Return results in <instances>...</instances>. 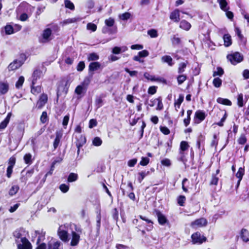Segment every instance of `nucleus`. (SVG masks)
I'll return each mask as SVG.
<instances>
[{"instance_id": "obj_1", "label": "nucleus", "mask_w": 249, "mask_h": 249, "mask_svg": "<svg viewBox=\"0 0 249 249\" xmlns=\"http://www.w3.org/2000/svg\"><path fill=\"white\" fill-rule=\"evenodd\" d=\"M227 59L233 65H236L241 62L243 59V56L238 52H235L232 54L228 55Z\"/></svg>"}, {"instance_id": "obj_2", "label": "nucleus", "mask_w": 249, "mask_h": 249, "mask_svg": "<svg viewBox=\"0 0 249 249\" xmlns=\"http://www.w3.org/2000/svg\"><path fill=\"white\" fill-rule=\"evenodd\" d=\"M191 238L192 242L194 244H201L207 240L206 237L204 236L201 237L200 233L198 231L193 233L191 235Z\"/></svg>"}, {"instance_id": "obj_3", "label": "nucleus", "mask_w": 249, "mask_h": 249, "mask_svg": "<svg viewBox=\"0 0 249 249\" xmlns=\"http://www.w3.org/2000/svg\"><path fill=\"white\" fill-rule=\"evenodd\" d=\"M57 235L59 239L64 243H67L69 241V233L65 230L59 227L57 231Z\"/></svg>"}, {"instance_id": "obj_4", "label": "nucleus", "mask_w": 249, "mask_h": 249, "mask_svg": "<svg viewBox=\"0 0 249 249\" xmlns=\"http://www.w3.org/2000/svg\"><path fill=\"white\" fill-rule=\"evenodd\" d=\"M206 116V114L204 111L201 110H197L195 114V123L196 124L200 123L205 119Z\"/></svg>"}, {"instance_id": "obj_5", "label": "nucleus", "mask_w": 249, "mask_h": 249, "mask_svg": "<svg viewBox=\"0 0 249 249\" xmlns=\"http://www.w3.org/2000/svg\"><path fill=\"white\" fill-rule=\"evenodd\" d=\"M21 242L22 244L18 245V249H32V245L26 237L22 238Z\"/></svg>"}, {"instance_id": "obj_6", "label": "nucleus", "mask_w": 249, "mask_h": 249, "mask_svg": "<svg viewBox=\"0 0 249 249\" xmlns=\"http://www.w3.org/2000/svg\"><path fill=\"white\" fill-rule=\"evenodd\" d=\"M142 221V224H138L140 227H144L147 231H151L153 228V223L149 219H140Z\"/></svg>"}, {"instance_id": "obj_7", "label": "nucleus", "mask_w": 249, "mask_h": 249, "mask_svg": "<svg viewBox=\"0 0 249 249\" xmlns=\"http://www.w3.org/2000/svg\"><path fill=\"white\" fill-rule=\"evenodd\" d=\"M9 89V85L6 81H0V95H4L7 93Z\"/></svg>"}, {"instance_id": "obj_8", "label": "nucleus", "mask_w": 249, "mask_h": 249, "mask_svg": "<svg viewBox=\"0 0 249 249\" xmlns=\"http://www.w3.org/2000/svg\"><path fill=\"white\" fill-rule=\"evenodd\" d=\"M24 61L22 60H16L11 63L8 66L9 71H14L19 68L23 64Z\"/></svg>"}, {"instance_id": "obj_9", "label": "nucleus", "mask_w": 249, "mask_h": 249, "mask_svg": "<svg viewBox=\"0 0 249 249\" xmlns=\"http://www.w3.org/2000/svg\"><path fill=\"white\" fill-rule=\"evenodd\" d=\"M48 100V96L47 94H42L38 101L37 102V107L38 108H41L47 103Z\"/></svg>"}, {"instance_id": "obj_10", "label": "nucleus", "mask_w": 249, "mask_h": 249, "mask_svg": "<svg viewBox=\"0 0 249 249\" xmlns=\"http://www.w3.org/2000/svg\"><path fill=\"white\" fill-rule=\"evenodd\" d=\"M42 76V72L41 71L38 70H35L32 75V84L35 85L38 79H39Z\"/></svg>"}, {"instance_id": "obj_11", "label": "nucleus", "mask_w": 249, "mask_h": 249, "mask_svg": "<svg viewBox=\"0 0 249 249\" xmlns=\"http://www.w3.org/2000/svg\"><path fill=\"white\" fill-rule=\"evenodd\" d=\"M24 232V231L22 228L18 229L13 232V234L14 237L16 239V243L19 242V241L18 240L19 239L21 240V238L24 237H22L23 233ZM20 241H21V240H20Z\"/></svg>"}, {"instance_id": "obj_12", "label": "nucleus", "mask_w": 249, "mask_h": 249, "mask_svg": "<svg viewBox=\"0 0 249 249\" xmlns=\"http://www.w3.org/2000/svg\"><path fill=\"white\" fill-rule=\"evenodd\" d=\"M241 239L244 242L247 243L249 241V231L246 229H242L240 232Z\"/></svg>"}, {"instance_id": "obj_13", "label": "nucleus", "mask_w": 249, "mask_h": 249, "mask_svg": "<svg viewBox=\"0 0 249 249\" xmlns=\"http://www.w3.org/2000/svg\"><path fill=\"white\" fill-rule=\"evenodd\" d=\"M101 67V64L98 62L90 63L89 66V74L93 73V71L98 70Z\"/></svg>"}, {"instance_id": "obj_14", "label": "nucleus", "mask_w": 249, "mask_h": 249, "mask_svg": "<svg viewBox=\"0 0 249 249\" xmlns=\"http://www.w3.org/2000/svg\"><path fill=\"white\" fill-rule=\"evenodd\" d=\"M72 238L71 242V246H75L78 245L80 240V235L75 231H72Z\"/></svg>"}, {"instance_id": "obj_15", "label": "nucleus", "mask_w": 249, "mask_h": 249, "mask_svg": "<svg viewBox=\"0 0 249 249\" xmlns=\"http://www.w3.org/2000/svg\"><path fill=\"white\" fill-rule=\"evenodd\" d=\"M207 224V219H196L192 223L193 226H196V227H201L205 226Z\"/></svg>"}, {"instance_id": "obj_16", "label": "nucleus", "mask_w": 249, "mask_h": 249, "mask_svg": "<svg viewBox=\"0 0 249 249\" xmlns=\"http://www.w3.org/2000/svg\"><path fill=\"white\" fill-rule=\"evenodd\" d=\"M12 116V113L9 112L6 118L0 124V131L4 129L9 123Z\"/></svg>"}, {"instance_id": "obj_17", "label": "nucleus", "mask_w": 249, "mask_h": 249, "mask_svg": "<svg viewBox=\"0 0 249 249\" xmlns=\"http://www.w3.org/2000/svg\"><path fill=\"white\" fill-rule=\"evenodd\" d=\"M51 34L52 31L50 28H47L44 30L42 34L43 42H47L50 40Z\"/></svg>"}, {"instance_id": "obj_18", "label": "nucleus", "mask_w": 249, "mask_h": 249, "mask_svg": "<svg viewBox=\"0 0 249 249\" xmlns=\"http://www.w3.org/2000/svg\"><path fill=\"white\" fill-rule=\"evenodd\" d=\"M61 245V242L59 241L53 242L50 241L48 243V249H59V247Z\"/></svg>"}, {"instance_id": "obj_19", "label": "nucleus", "mask_w": 249, "mask_h": 249, "mask_svg": "<svg viewBox=\"0 0 249 249\" xmlns=\"http://www.w3.org/2000/svg\"><path fill=\"white\" fill-rule=\"evenodd\" d=\"M81 18L79 17H75L73 18H70L64 20L63 22H61L62 25H65L67 24L75 23L78 21H79L81 20Z\"/></svg>"}, {"instance_id": "obj_20", "label": "nucleus", "mask_w": 249, "mask_h": 249, "mask_svg": "<svg viewBox=\"0 0 249 249\" xmlns=\"http://www.w3.org/2000/svg\"><path fill=\"white\" fill-rule=\"evenodd\" d=\"M86 139L84 137L80 136V138L76 142V146L78 148L77 154H79L80 147H82L86 143Z\"/></svg>"}, {"instance_id": "obj_21", "label": "nucleus", "mask_w": 249, "mask_h": 249, "mask_svg": "<svg viewBox=\"0 0 249 249\" xmlns=\"http://www.w3.org/2000/svg\"><path fill=\"white\" fill-rule=\"evenodd\" d=\"M144 77L148 80L152 81H162V79L159 77H155V76L151 75L148 72H145L144 73Z\"/></svg>"}, {"instance_id": "obj_22", "label": "nucleus", "mask_w": 249, "mask_h": 249, "mask_svg": "<svg viewBox=\"0 0 249 249\" xmlns=\"http://www.w3.org/2000/svg\"><path fill=\"white\" fill-rule=\"evenodd\" d=\"M161 59L162 62L167 63L170 66H172L174 65L173 59L169 55H164L161 57Z\"/></svg>"}, {"instance_id": "obj_23", "label": "nucleus", "mask_w": 249, "mask_h": 249, "mask_svg": "<svg viewBox=\"0 0 249 249\" xmlns=\"http://www.w3.org/2000/svg\"><path fill=\"white\" fill-rule=\"evenodd\" d=\"M223 40L224 42V45L226 47H229L231 45L232 41L231 36L229 34H225L223 36Z\"/></svg>"}, {"instance_id": "obj_24", "label": "nucleus", "mask_w": 249, "mask_h": 249, "mask_svg": "<svg viewBox=\"0 0 249 249\" xmlns=\"http://www.w3.org/2000/svg\"><path fill=\"white\" fill-rule=\"evenodd\" d=\"M170 18L171 19L174 20L175 21L178 22L179 20V11L176 10L171 13Z\"/></svg>"}, {"instance_id": "obj_25", "label": "nucleus", "mask_w": 249, "mask_h": 249, "mask_svg": "<svg viewBox=\"0 0 249 249\" xmlns=\"http://www.w3.org/2000/svg\"><path fill=\"white\" fill-rule=\"evenodd\" d=\"M179 27L185 30L188 31L190 29L191 25L189 22L183 20L180 22Z\"/></svg>"}, {"instance_id": "obj_26", "label": "nucleus", "mask_w": 249, "mask_h": 249, "mask_svg": "<svg viewBox=\"0 0 249 249\" xmlns=\"http://www.w3.org/2000/svg\"><path fill=\"white\" fill-rule=\"evenodd\" d=\"M92 76L93 73H91V74H89V76L85 77L84 81L82 82L81 85L84 86L86 89H87V87L89 85L91 82Z\"/></svg>"}, {"instance_id": "obj_27", "label": "nucleus", "mask_w": 249, "mask_h": 249, "mask_svg": "<svg viewBox=\"0 0 249 249\" xmlns=\"http://www.w3.org/2000/svg\"><path fill=\"white\" fill-rule=\"evenodd\" d=\"M187 64L188 62L186 61L185 62H181L178 64V73L181 74L185 71Z\"/></svg>"}, {"instance_id": "obj_28", "label": "nucleus", "mask_w": 249, "mask_h": 249, "mask_svg": "<svg viewBox=\"0 0 249 249\" xmlns=\"http://www.w3.org/2000/svg\"><path fill=\"white\" fill-rule=\"evenodd\" d=\"M87 89L81 85H78L75 89V93L80 95L84 92H86Z\"/></svg>"}, {"instance_id": "obj_29", "label": "nucleus", "mask_w": 249, "mask_h": 249, "mask_svg": "<svg viewBox=\"0 0 249 249\" xmlns=\"http://www.w3.org/2000/svg\"><path fill=\"white\" fill-rule=\"evenodd\" d=\"M61 137H62V135L61 134H60L59 133H56V137H55V140L54 141L53 144V147L55 149H56L57 147H58L59 143L60 142Z\"/></svg>"}, {"instance_id": "obj_30", "label": "nucleus", "mask_w": 249, "mask_h": 249, "mask_svg": "<svg viewBox=\"0 0 249 249\" xmlns=\"http://www.w3.org/2000/svg\"><path fill=\"white\" fill-rule=\"evenodd\" d=\"M217 1L222 10L226 11L228 10L229 8L227 7L228 3L226 0H217Z\"/></svg>"}, {"instance_id": "obj_31", "label": "nucleus", "mask_w": 249, "mask_h": 249, "mask_svg": "<svg viewBox=\"0 0 249 249\" xmlns=\"http://www.w3.org/2000/svg\"><path fill=\"white\" fill-rule=\"evenodd\" d=\"M149 171H142L139 173L138 175L139 177L138 178V180L140 183H141L142 180L144 179V178L149 174Z\"/></svg>"}, {"instance_id": "obj_32", "label": "nucleus", "mask_w": 249, "mask_h": 249, "mask_svg": "<svg viewBox=\"0 0 249 249\" xmlns=\"http://www.w3.org/2000/svg\"><path fill=\"white\" fill-rule=\"evenodd\" d=\"M189 146V144L187 142L182 141L180 144V154L182 155L183 152L188 149Z\"/></svg>"}, {"instance_id": "obj_33", "label": "nucleus", "mask_w": 249, "mask_h": 249, "mask_svg": "<svg viewBox=\"0 0 249 249\" xmlns=\"http://www.w3.org/2000/svg\"><path fill=\"white\" fill-rule=\"evenodd\" d=\"M41 91V87L40 86L35 87L32 84L31 92L34 94H37Z\"/></svg>"}, {"instance_id": "obj_34", "label": "nucleus", "mask_w": 249, "mask_h": 249, "mask_svg": "<svg viewBox=\"0 0 249 249\" xmlns=\"http://www.w3.org/2000/svg\"><path fill=\"white\" fill-rule=\"evenodd\" d=\"M217 102L219 104H223L224 105L231 106V102L227 99L218 98L217 99Z\"/></svg>"}, {"instance_id": "obj_35", "label": "nucleus", "mask_w": 249, "mask_h": 249, "mask_svg": "<svg viewBox=\"0 0 249 249\" xmlns=\"http://www.w3.org/2000/svg\"><path fill=\"white\" fill-rule=\"evenodd\" d=\"M32 155L30 153H27L24 156L23 159L26 164L30 165L32 163Z\"/></svg>"}, {"instance_id": "obj_36", "label": "nucleus", "mask_w": 249, "mask_h": 249, "mask_svg": "<svg viewBox=\"0 0 249 249\" xmlns=\"http://www.w3.org/2000/svg\"><path fill=\"white\" fill-rule=\"evenodd\" d=\"M19 187L17 185H15L12 186L11 189L9 191V195L10 196H13L15 195L18 191Z\"/></svg>"}, {"instance_id": "obj_37", "label": "nucleus", "mask_w": 249, "mask_h": 249, "mask_svg": "<svg viewBox=\"0 0 249 249\" xmlns=\"http://www.w3.org/2000/svg\"><path fill=\"white\" fill-rule=\"evenodd\" d=\"M78 178V175L77 174L71 173L68 176V181L71 182L76 181Z\"/></svg>"}, {"instance_id": "obj_38", "label": "nucleus", "mask_w": 249, "mask_h": 249, "mask_svg": "<svg viewBox=\"0 0 249 249\" xmlns=\"http://www.w3.org/2000/svg\"><path fill=\"white\" fill-rule=\"evenodd\" d=\"M130 17L131 14L129 12H125L119 15V18L122 20H127L130 18Z\"/></svg>"}, {"instance_id": "obj_39", "label": "nucleus", "mask_w": 249, "mask_h": 249, "mask_svg": "<svg viewBox=\"0 0 249 249\" xmlns=\"http://www.w3.org/2000/svg\"><path fill=\"white\" fill-rule=\"evenodd\" d=\"M64 3L66 8H69L71 10H73L74 9V5L73 3L70 0H65Z\"/></svg>"}, {"instance_id": "obj_40", "label": "nucleus", "mask_w": 249, "mask_h": 249, "mask_svg": "<svg viewBox=\"0 0 249 249\" xmlns=\"http://www.w3.org/2000/svg\"><path fill=\"white\" fill-rule=\"evenodd\" d=\"M217 70L216 71H214L213 72V76L215 77L216 76H222L224 74V70L221 67H217Z\"/></svg>"}, {"instance_id": "obj_41", "label": "nucleus", "mask_w": 249, "mask_h": 249, "mask_svg": "<svg viewBox=\"0 0 249 249\" xmlns=\"http://www.w3.org/2000/svg\"><path fill=\"white\" fill-rule=\"evenodd\" d=\"M244 168L240 167L238 172L236 174V177L240 180H242L243 175H244Z\"/></svg>"}, {"instance_id": "obj_42", "label": "nucleus", "mask_w": 249, "mask_h": 249, "mask_svg": "<svg viewBox=\"0 0 249 249\" xmlns=\"http://www.w3.org/2000/svg\"><path fill=\"white\" fill-rule=\"evenodd\" d=\"M187 79L186 75L180 74L177 77V81L178 85L182 84Z\"/></svg>"}, {"instance_id": "obj_43", "label": "nucleus", "mask_w": 249, "mask_h": 249, "mask_svg": "<svg viewBox=\"0 0 249 249\" xmlns=\"http://www.w3.org/2000/svg\"><path fill=\"white\" fill-rule=\"evenodd\" d=\"M213 84L215 88H219L222 85V80L219 78H215L213 80Z\"/></svg>"}, {"instance_id": "obj_44", "label": "nucleus", "mask_w": 249, "mask_h": 249, "mask_svg": "<svg viewBox=\"0 0 249 249\" xmlns=\"http://www.w3.org/2000/svg\"><path fill=\"white\" fill-rule=\"evenodd\" d=\"M102 143V140L98 137H96L92 140V144L95 146H100Z\"/></svg>"}, {"instance_id": "obj_45", "label": "nucleus", "mask_w": 249, "mask_h": 249, "mask_svg": "<svg viewBox=\"0 0 249 249\" xmlns=\"http://www.w3.org/2000/svg\"><path fill=\"white\" fill-rule=\"evenodd\" d=\"M24 78L23 76H21L19 77L18 81L16 82V87L17 89L21 88L24 83Z\"/></svg>"}, {"instance_id": "obj_46", "label": "nucleus", "mask_w": 249, "mask_h": 249, "mask_svg": "<svg viewBox=\"0 0 249 249\" xmlns=\"http://www.w3.org/2000/svg\"><path fill=\"white\" fill-rule=\"evenodd\" d=\"M99 59V56L96 53H91L89 54L88 56V60L90 61H94L97 60Z\"/></svg>"}, {"instance_id": "obj_47", "label": "nucleus", "mask_w": 249, "mask_h": 249, "mask_svg": "<svg viewBox=\"0 0 249 249\" xmlns=\"http://www.w3.org/2000/svg\"><path fill=\"white\" fill-rule=\"evenodd\" d=\"M237 104L239 107H242L244 106L243 95L242 93H240L238 95Z\"/></svg>"}, {"instance_id": "obj_48", "label": "nucleus", "mask_w": 249, "mask_h": 249, "mask_svg": "<svg viewBox=\"0 0 249 249\" xmlns=\"http://www.w3.org/2000/svg\"><path fill=\"white\" fill-rule=\"evenodd\" d=\"M158 101H157V107H156V109L158 110H161L163 108V105L162 102V99L160 97H159L158 98Z\"/></svg>"}, {"instance_id": "obj_49", "label": "nucleus", "mask_w": 249, "mask_h": 249, "mask_svg": "<svg viewBox=\"0 0 249 249\" xmlns=\"http://www.w3.org/2000/svg\"><path fill=\"white\" fill-rule=\"evenodd\" d=\"M59 189L63 193H67L69 190V185H66L65 184H62L59 186Z\"/></svg>"}, {"instance_id": "obj_50", "label": "nucleus", "mask_w": 249, "mask_h": 249, "mask_svg": "<svg viewBox=\"0 0 249 249\" xmlns=\"http://www.w3.org/2000/svg\"><path fill=\"white\" fill-rule=\"evenodd\" d=\"M105 24L108 27H112L114 24V20L112 18H109L105 20Z\"/></svg>"}, {"instance_id": "obj_51", "label": "nucleus", "mask_w": 249, "mask_h": 249, "mask_svg": "<svg viewBox=\"0 0 249 249\" xmlns=\"http://www.w3.org/2000/svg\"><path fill=\"white\" fill-rule=\"evenodd\" d=\"M147 34L152 38L156 37L158 36L157 31L155 29H151L148 30Z\"/></svg>"}, {"instance_id": "obj_52", "label": "nucleus", "mask_w": 249, "mask_h": 249, "mask_svg": "<svg viewBox=\"0 0 249 249\" xmlns=\"http://www.w3.org/2000/svg\"><path fill=\"white\" fill-rule=\"evenodd\" d=\"M87 28L89 30H91L92 32H94L96 30L97 26L95 24L89 23L87 25Z\"/></svg>"}, {"instance_id": "obj_53", "label": "nucleus", "mask_w": 249, "mask_h": 249, "mask_svg": "<svg viewBox=\"0 0 249 249\" xmlns=\"http://www.w3.org/2000/svg\"><path fill=\"white\" fill-rule=\"evenodd\" d=\"M247 142V138L244 134H242L238 140V142L240 144H244Z\"/></svg>"}, {"instance_id": "obj_54", "label": "nucleus", "mask_w": 249, "mask_h": 249, "mask_svg": "<svg viewBox=\"0 0 249 249\" xmlns=\"http://www.w3.org/2000/svg\"><path fill=\"white\" fill-rule=\"evenodd\" d=\"M149 162V159L147 157H142V160L140 162V164L142 166H146L147 165Z\"/></svg>"}, {"instance_id": "obj_55", "label": "nucleus", "mask_w": 249, "mask_h": 249, "mask_svg": "<svg viewBox=\"0 0 249 249\" xmlns=\"http://www.w3.org/2000/svg\"><path fill=\"white\" fill-rule=\"evenodd\" d=\"M184 100V95L183 94H179L178 98L175 101L174 104L178 105H181V103Z\"/></svg>"}, {"instance_id": "obj_56", "label": "nucleus", "mask_w": 249, "mask_h": 249, "mask_svg": "<svg viewBox=\"0 0 249 249\" xmlns=\"http://www.w3.org/2000/svg\"><path fill=\"white\" fill-rule=\"evenodd\" d=\"M103 100L101 97H97L95 101V106L97 108H100L102 106Z\"/></svg>"}, {"instance_id": "obj_57", "label": "nucleus", "mask_w": 249, "mask_h": 249, "mask_svg": "<svg viewBox=\"0 0 249 249\" xmlns=\"http://www.w3.org/2000/svg\"><path fill=\"white\" fill-rule=\"evenodd\" d=\"M186 198L184 196H180L178 198V203L180 206H183Z\"/></svg>"}, {"instance_id": "obj_58", "label": "nucleus", "mask_w": 249, "mask_h": 249, "mask_svg": "<svg viewBox=\"0 0 249 249\" xmlns=\"http://www.w3.org/2000/svg\"><path fill=\"white\" fill-rule=\"evenodd\" d=\"M5 31L6 34L10 35L13 33V28L11 25H6L5 27Z\"/></svg>"}, {"instance_id": "obj_59", "label": "nucleus", "mask_w": 249, "mask_h": 249, "mask_svg": "<svg viewBox=\"0 0 249 249\" xmlns=\"http://www.w3.org/2000/svg\"><path fill=\"white\" fill-rule=\"evenodd\" d=\"M85 67V63L84 61H80L77 66V70L79 71H82Z\"/></svg>"}, {"instance_id": "obj_60", "label": "nucleus", "mask_w": 249, "mask_h": 249, "mask_svg": "<svg viewBox=\"0 0 249 249\" xmlns=\"http://www.w3.org/2000/svg\"><path fill=\"white\" fill-rule=\"evenodd\" d=\"M158 100V98L150 100L149 103L148 102V101L146 100L145 104H148V106L150 107H154L157 104Z\"/></svg>"}, {"instance_id": "obj_61", "label": "nucleus", "mask_w": 249, "mask_h": 249, "mask_svg": "<svg viewBox=\"0 0 249 249\" xmlns=\"http://www.w3.org/2000/svg\"><path fill=\"white\" fill-rule=\"evenodd\" d=\"M47 120V114L46 111H43L40 117V121L42 123H45Z\"/></svg>"}, {"instance_id": "obj_62", "label": "nucleus", "mask_w": 249, "mask_h": 249, "mask_svg": "<svg viewBox=\"0 0 249 249\" xmlns=\"http://www.w3.org/2000/svg\"><path fill=\"white\" fill-rule=\"evenodd\" d=\"M157 87L156 86L150 87L148 89V93L151 95L154 94L157 91Z\"/></svg>"}, {"instance_id": "obj_63", "label": "nucleus", "mask_w": 249, "mask_h": 249, "mask_svg": "<svg viewBox=\"0 0 249 249\" xmlns=\"http://www.w3.org/2000/svg\"><path fill=\"white\" fill-rule=\"evenodd\" d=\"M138 54L141 57H147L149 55V52L147 50H142L141 52H139L138 53Z\"/></svg>"}, {"instance_id": "obj_64", "label": "nucleus", "mask_w": 249, "mask_h": 249, "mask_svg": "<svg viewBox=\"0 0 249 249\" xmlns=\"http://www.w3.org/2000/svg\"><path fill=\"white\" fill-rule=\"evenodd\" d=\"M116 248L117 249H129V247L121 244H116Z\"/></svg>"}]
</instances>
